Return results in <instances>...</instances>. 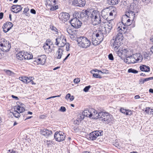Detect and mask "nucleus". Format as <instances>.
Wrapping results in <instances>:
<instances>
[{"label": "nucleus", "mask_w": 153, "mask_h": 153, "mask_svg": "<svg viewBox=\"0 0 153 153\" xmlns=\"http://www.w3.org/2000/svg\"><path fill=\"white\" fill-rule=\"evenodd\" d=\"M92 23L94 25H96L100 23H104V21H102V19L99 12L94 10L90 16Z\"/></svg>", "instance_id": "f257e3e1"}, {"label": "nucleus", "mask_w": 153, "mask_h": 153, "mask_svg": "<svg viewBox=\"0 0 153 153\" xmlns=\"http://www.w3.org/2000/svg\"><path fill=\"white\" fill-rule=\"evenodd\" d=\"M100 119H101L103 122L108 124L112 123L114 119L113 116L108 113L101 112H99Z\"/></svg>", "instance_id": "f03ea898"}, {"label": "nucleus", "mask_w": 153, "mask_h": 153, "mask_svg": "<svg viewBox=\"0 0 153 153\" xmlns=\"http://www.w3.org/2000/svg\"><path fill=\"white\" fill-rule=\"evenodd\" d=\"M138 10L137 6L134 3H132L130 6L128 10L126 12V14L130 19L133 20L135 17V13H137Z\"/></svg>", "instance_id": "7ed1b4c3"}, {"label": "nucleus", "mask_w": 153, "mask_h": 153, "mask_svg": "<svg viewBox=\"0 0 153 153\" xmlns=\"http://www.w3.org/2000/svg\"><path fill=\"white\" fill-rule=\"evenodd\" d=\"M77 42L79 46L82 48H87L91 45L90 40L84 36L78 38Z\"/></svg>", "instance_id": "20e7f679"}, {"label": "nucleus", "mask_w": 153, "mask_h": 153, "mask_svg": "<svg viewBox=\"0 0 153 153\" xmlns=\"http://www.w3.org/2000/svg\"><path fill=\"white\" fill-rule=\"evenodd\" d=\"M128 57L129 59V61H126V63L128 64L140 62L143 59L142 55L139 53H136Z\"/></svg>", "instance_id": "39448f33"}, {"label": "nucleus", "mask_w": 153, "mask_h": 153, "mask_svg": "<svg viewBox=\"0 0 153 153\" xmlns=\"http://www.w3.org/2000/svg\"><path fill=\"white\" fill-rule=\"evenodd\" d=\"M91 14V12L87 10H83L82 13L80 14L76 13L77 18L84 21H85L86 20H88Z\"/></svg>", "instance_id": "423d86ee"}, {"label": "nucleus", "mask_w": 153, "mask_h": 153, "mask_svg": "<svg viewBox=\"0 0 153 153\" xmlns=\"http://www.w3.org/2000/svg\"><path fill=\"white\" fill-rule=\"evenodd\" d=\"M107 24L108 27L105 26V25L102 26V30L105 32V33L108 34L112 29L113 26L114 25L113 20L112 19L108 21Z\"/></svg>", "instance_id": "0eeeda50"}, {"label": "nucleus", "mask_w": 153, "mask_h": 153, "mask_svg": "<svg viewBox=\"0 0 153 153\" xmlns=\"http://www.w3.org/2000/svg\"><path fill=\"white\" fill-rule=\"evenodd\" d=\"M129 50L128 49H123L121 51L119 50L118 52H117L116 53L117 54L118 56L120 57L121 58H123L126 57V59L125 60V62L126 61H129V59L128 57L129 56L128 55V53L129 52Z\"/></svg>", "instance_id": "6e6552de"}, {"label": "nucleus", "mask_w": 153, "mask_h": 153, "mask_svg": "<svg viewBox=\"0 0 153 153\" xmlns=\"http://www.w3.org/2000/svg\"><path fill=\"white\" fill-rule=\"evenodd\" d=\"M56 4V0H47L46 5L48 10L53 11L58 9V6H55Z\"/></svg>", "instance_id": "1a4fd4ad"}, {"label": "nucleus", "mask_w": 153, "mask_h": 153, "mask_svg": "<svg viewBox=\"0 0 153 153\" xmlns=\"http://www.w3.org/2000/svg\"><path fill=\"white\" fill-rule=\"evenodd\" d=\"M67 43L66 39L63 36H59L56 39L55 44L60 48H62Z\"/></svg>", "instance_id": "9d476101"}, {"label": "nucleus", "mask_w": 153, "mask_h": 153, "mask_svg": "<svg viewBox=\"0 0 153 153\" xmlns=\"http://www.w3.org/2000/svg\"><path fill=\"white\" fill-rule=\"evenodd\" d=\"M76 17L71 19L70 22L72 26L76 28H78L81 26L82 24L80 20L77 18V15H75Z\"/></svg>", "instance_id": "9b49d317"}, {"label": "nucleus", "mask_w": 153, "mask_h": 153, "mask_svg": "<svg viewBox=\"0 0 153 153\" xmlns=\"http://www.w3.org/2000/svg\"><path fill=\"white\" fill-rule=\"evenodd\" d=\"M65 135L61 131H56L54 135V137L56 141L61 142L63 141L65 138Z\"/></svg>", "instance_id": "f8f14e48"}, {"label": "nucleus", "mask_w": 153, "mask_h": 153, "mask_svg": "<svg viewBox=\"0 0 153 153\" xmlns=\"http://www.w3.org/2000/svg\"><path fill=\"white\" fill-rule=\"evenodd\" d=\"M103 135V131H95L89 134V138L90 140H95L99 136Z\"/></svg>", "instance_id": "ddd939ff"}, {"label": "nucleus", "mask_w": 153, "mask_h": 153, "mask_svg": "<svg viewBox=\"0 0 153 153\" xmlns=\"http://www.w3.org/2000/svg\"><path fill=\"white\" fill-rule=\"evenodd\" d=\"M46 56L45 55L39 56L36 60L34 61V62H36L38 65H44L46 59Z\"/></svg>", "instance_id": "4468645a"}, {"label": "nucleus", "mask_w": 153, "mask_h": 153, "mask_svg": "<svg viewBox=\"0 0 153 153\" xmlns=\"http://www.w3.org/2000/svg\"><path fill=\"white\" fill-rule=\"evenodd\" d=\"M70 15L68 13L66 12H62L59 16V19L62 22L65 23L69 18Z\"/></svg>", "instance_id": "2eb2a0df"}, {"label": "nucleus", "mask_w": 153, "mask_h": 153, "mask_svg": "<svg viewBox=\"0 0 153 153\" xmlns=\"http://www.w3.org/2000/svg\"><path fill=\"white\" fill-rule=\"evenodd\" d=\"M112 41H113V43L111 45V46L113 47V49L114 50L116 53L120 50L119 48L121 45V42L114 39H113L111 40V42Z\"/></svg>", "instance_id": "dca6fc26"}, {"label": "nucleus", "mask_w": 153, "mask_h": 153, "mask_svg": "<svg viewBox=\"0 0 153 153\" xmlns=\"http://www.w3.org/2000/svg\"><path fill=\"white\" fill-rule=\"evenodd\" d=\"M129 18L126 14L123 16L121 22L125 26H128L130 25L131 20Z\"/></svg>", "instance_id": "f3484780"}, {"label": "nucleus", "mask_w": 153, "mask_h": 153, "mask_svg": "<svg viewBox=\"0 0 153 153\" xmlns=\"http://www.w3.org/2000/svg\"><path fill=\"white\" fill-rule=\"evenodd\" d=\"M100 30L95 34V36L96 38L99 39V40H100V42H101L103 39V34H107L105 33V32L102 30V28H101L100 27Z\"/></svg>", "instance_id": "a211bd4d"}, {"label": "nucleus", "mask_w": 153, "mask_h": 153, "mask_svg": "<svg viewBox=\"0 0 153 153\" xmlns=\"http://www.w3.org/2000/svg\"><path fill=\"white\" fill-rule=\"evenodd\" d=\"M85 4V0H74L73 4L76 6L83 7Z\"/></svg>", "instance_id": "6ab92c4d"}, {"label": "nucleus", "mask_w": 153, "mask_h": 153, "mask_svg": "<svg viewBox=\"0 0 153 153\" xmlns=\"http://www.w3.org/2000/svg\"><path fill=\"white\" fill-rule=\"evenodd\" d=\"M117 29L119 32L117 35L115 39L121 42L122 41L123 38V36L122 34L123 30L122 28H120V26L118 27Z\"/></svg>", "instance_id": "aec40b11"}, {"label": "nucleus", "mask_w": 153, "mask_h": 153, "mask_svg": "<svg viewBox=\"0 0 153 153\" xmlns=\"http://www.w3.org/2000/svg\"><path fill=\"white\" fill-rule=\"evenodd\" d=\"M91 117L94 119H97L100 118L99 113H98L93 108H91Z\"/></svg>", "instance_id": "412c9836"}, {"label": "nucleus", "mask_w": 153, "mask_h": 153, "mask_svg": "<svg viewBox=\"0 0 153 153\" xmlns=\"http://www.w3.org/2000/svg\"><path fill=\"white\" fill-rule=\"evenodd\" d=\"M22 8L20 5H13L12 7V9L14 10H12L11 11L14 13H17L21 10Z\"/></svg>", "instance_id": "4be33fe9"}, {"label": "nucleus", "mask_w": 153, "mask_h": 153, "mask_svg": "<svg viewBox=\"0 0 153 153\" xmlns=\"http://www.w3.org/2000/svg\"><path fill=\"white\" fill-rule=\"evenodd\" d=\"M91 40L92 43L94 46H96L101 42L99 39L96 37L94 34L92 36Z\"/></svg>", "instance_id": "5701e85b"}, {"label": "nucleus", "mask_w": 153, "mask_h": 153, "mask_svg": "<svg viewBox=\"0 0 153 153\" xmlns=\"http://www.w3.org/2000/svg\"><path fill=\"white\" fill-rule=\"evenodd\" d=\"M64 50L62 48H59L56 52V55L57 59H60L63 55Z\"/></svg>", "instance_id": "b1692460"}, {"label": "nucleus", "mask_w": 153, "mask_h": 153, "mask_svg": "<svg viewBox=\"0 0 153 153\" xmlns=\"http://www.w3.org/2000/svg\"><path fill=\"white\" fill-rule=\"evenodd\" d=\"M8 45L11 46L10 43L8 41L5 40L4 39H0V46L6 47L8 46Z\"/></svg>", "instance_id": "393cba45"}, {"label": "nucleus", "mask_w": 153, "mask_h": 153, "mask_svg": "<svg viewBox=\"0 0 153 153\" xmlns=\"http://www.w3.org/2000/svg\"><path fill=\"white\" fill-rule=\"evenodd\" d=\"M41 133L43 135L45 136H48L51 134L52 133V132L51 130L44 129L43 130L41 131Z\"/></svg>", "instance_id": "a878e982"}, {"label": "nucleus", "mask_w": 153, "mask_h": 153, "mask_svg": "<svg viewBox=\"0 0 153 153\" xmlns=\"http://www.w3.org/2000/svg\"><path fill=\"white\" fill-rule=\"evenodd\" d=\"M140 68L141 71L149 72L150 71V68L148 66L144 65H142L140 67Z\"/></svg>", "instance_id": "bb28decb"}, {"label": "nucleus", "mask_w": 153, "mask_h": 153, "mask_svg": "<svg viewBox=\"0 0 153 153\" xmlns=\"http://www.w3.org/2000/svg\"><path fill=\"white\" fill-rule=\"evenodd\" d=\"M91 109H86L84 110L82 114L83 115L87 117L91 118Z\"/></svg>", "instance_id": "cd10ccee"}, {"label": "nucleus", "mask_w": 153, "mask_h": 153, "mask_svg": "<svg viewBox=\"0 0 153 153\" xmlns=\"http://www.w3.org/2000/svg\"><path fill=\"white\" fill-rule=\"evenodd\" d=\"M24 59H30L33 58V55L27 52H24L23 54Z\"/></svg>", "instance_id": "c85d7f7f"}, {"label": "nucleus", "mask_w": 153, "mask_h": 153, "mask_svg": "<svg viewBox=\"0 0 153 153\" xmlns=\"http://www.w3.org/2000/svg\"><path fill=\"white\" fill-rule=\"evenodd\" d=\"M24 52L22 51L19 52L16 54V58L19 60H22L24 59L23 54Z\"/></svg>", "instance_id": "c756f323"}, {"label": "nucleus", "mask_w": 153, "mask_h": 153, "mask_svg": "<svg viewBox=\"0 0 153 153\" xmlns=\"http://www.w3.org/2000/svg\"><path fill=\"white\" fill-rule=\"evenodd\" d=\"M50 39H48L47 40L46 42L44 44V45L43 46V48L46 51L47 50L50 49L51 48V46L50 45H49V44L48 43V42H50Z\"/></svg>", "instance_id": "7c9ffc66"}, {"label": "nucleus", "mask_w": 153, "mask_h": 153, "mask_svg": "<svg viewBox=\"0 0 153 153\" xmlns=\"http://www.w3.org/2000/svg\"><path fill=\"white\" fill-rule=\"evenodd\" d=\"M70 38L73 40H76L77 41V35L75 32H74L72 33L70 35Z\"/></svg>", "instance_id": "2f4dec72"}, {"label": "nucleus", "mask_w": 153, "mask_h": 153, "mask_svg": "<svg viewBox=\"0 0 153 153\" xmlns=\"http://www.w3.org/2000/svg\"><path fill=\"white\" fill-rule=\"evenodd\" d=\"M102 21H105V20H104L103 21V19H105L106 20H107V19H108V17H109V16L108 14V13H105L104 12V13H102ZM104 24V23H103Z\"/></svg>", "instance_id": "473e14b6"}, {"label": "nucleus", "mask_w": 153, "mask_h": 153, "mask_svg": "<svg viewBox=\"0 0 153 153\" xmlns=\"http://www.w3.org/2000/svg\"><path fill=\"white\" fill-rule=\"evenodd\" d=\"M145 112L149 114H153V109L151 108L150 107H148L146 108Z\"/></svg>", "instance_id": "72a5a7b5"}, {"label": "nucleus", "mask_w": 153, "mask_h": 153, "mask_svg": "<svg viewBox=\"0 0 153 153\" xmlns=\"http://www.w3.org/2000/svg\"><path fill=\"white\" fill-rule=\"evenodd\" d=\"M12 27H7L6 25H3L2 27L3 31L4 33H7L11 28Z\"/></svg>", "instance_id": "f704fd0d"}, {"label": "nucleus", "mask_w": 153, "mask_h": 153, "mask_svg": "<svg viewBox=\"0 0 153 153\" xmlns=\"http://www.w3.org/2000/svg\"><path fill=\"white\" fill-rule=\"evenodd\" d=\"M108 3L109 4L112 5H115L117 4L120 0H108Z\"/></svg>", "instance_id": "c9c22d12"}, {"label": "nucleus", "mask_w": 153, "mask_h": 153, "mask_svg": "<svg viewBox=\"0 0 153 153\" xmlns=\"http://www.w3.org/2000/svg\"><path fill=\"white\" fill-rule=\"evenodd\" d=\"M113 144L117 148L120 149L121 147V146L119 145V140H115L114 142H113Z\"/></svg>", "instance_id": "e433bc0d"}, {"label": "nucleus", "mask_w": 153, "mask_h": 153, "mask_svg": "<svg viewBox=\"0 0 153 153\" xmlns=\"http://www.w3.org/2000/svg\"><path fill=\"white\" fill-rule=\"evenodd\" d=\"M13 115L16 118H18L20 116V113L16 111H14L13 112H12Z\"/></svg>", "instance_id": "4c0bfd02"}, {"label": "nucleus", "mask_w": 153, "mask_h": 153, "mask_svg": "<svg viewBox=\"0 0 153 153\" xmlns=\"http://www.w3.org/2000/svg\"><path fill=\"white\" fill-rule=\"evenodd\" d=\"M2 47L1 50L4 52H7L10 50L11 48V46L8 45V47H6V46H1Z\"/></svg>", "instance_id": "58836bf2"}, {"label": "nucleus", "mask_w": 153, "mask_h": 153, "mask_svg": "<svg viewBox=\"0 0 153 153\" xmlns=\"http://www.w3.org/2000/svg\"><path fill=\"white\" fill-rule=\"evenodd\" d=\"M17 110H18L19 112L20 113H22L25 110V109L23 107H21L19 106H17L16 107Z\"/></svg>", "instance_id": "ea45409f"}, {"label": "nucleus", "mask_w": 153, "mask_h": 153, "mask_svg": "<svg viewBox=\"0 0 153 153\" xmlns=\"http://www.w3.org/2000/svg\"><path fill=\"white\" fill-rule=\"evenodd\" d=\"M128 73H131L134 74H137L138 72V71L137 70L131 68L128 69Z\"/></svg>", "instance_id": "a19ab883"}, {"label": "nucleus", "mask_w": 153, "mask_h": 153, "mask_svg": "<svg viewBox=\"0 0 153 153\" xmlns=\"http://www.w3.org/2000/svg\"><path fill=\"white\" fill-rule=\"evenodd\" d=\"M66 31L68 33V35H70L74 31H72V29H71L70 27L67 28H66Z\"/></svg>", "instance_id": "79ce46f5"}, {"label": "nucleus", "mask_w": 153, "mask_h": 153, "mask_svg": "<svg viewBox=\"0 0 153 153\" xmlns=\"http://www.w3.org/2000/svg\"><path fill=\"white\" fill-rule=\"evenodd\" d=\"M110 11L113 13L114 15L116 16L117 14V9L115 7H113L111 9Z\"/></svg>", "instance_id": "37998d69"}, {"label": "nucleus", "mask_w": 153, "mask_h": 153, "mask_svg": "<svg viewBox=\"0 0 153 153\" xmlns=\"http://www.w3.org/2000/svg\"><path fill=\"white\" fill-rule=\"evenodd\" d=\"M27 79H26V81H25V82H26V83H29L31 82L33 78V77H27Z\"/></svg>", "instance_id": "c03bdc74"}, {"label": "nucleus", "mask_w": 153, "mask_h": 153, "mask_svg": "<svg viewBox=\"0 0 153 153\" xmlns=\"http://www.w3.org/2000/svg\"><path fill=\"white\" fill-rule=\"evenodd\" d=\"M26 79H27V77L26 76L20 77H19V80L25 83H26L25 81H26Z\"/></svg>", "instance_id": "a18cd8bd"}, {"label": "nucleus", "mask_w": 153, "mask_h": 153, "mask_svg": "<svg viewBox=\"0 0 153 153\" xmlns=\"http://www.w3.org/2000/svg\"><path fill=\"white\" fill-rule=\"evenodd\" d=\"M7 74L9 75H11L14 74V73L10 70H5Z\"/></svg>", "instance_id": "49530a36"}, {"label": "nucleus", "mask_w": 153, "mask_h": 153, "mask_svg": "<svg viewBox=\"0 0 153 153\" xmlns=\"http://www.w3.org/2000/svg\"><path fill=\"white\" fill-rule=\"evenodd\" d=\"M93 76L95 78L101 79L102 78V76H100L99 74L93 73Z\"/></svg>", "instance_id": "de8ad7c7"}, {"label": "nucleus", "mask_w": 153, "mask_h": 153, "mask_svg": "<svg viewBox=\"0 0 153 153\" xmlns=\"http://www.w3.org/2000/svg\"><path fill=\"white\" fill-rule=\"evenodd\" d=\"M91 86L90 85H88L86 86L83 89V91L85 92H88L89 90V89L91 88Z\"/></svg>", "instance_id": "09e8293b"}, {"label": "nucleus", "mask_w": 153, "mask_h": 153, "mask_svg": "<svg viewBox=\"0 0 153 153\" xmlns=\"http://www.w3.org/2000/svg\"><path fill=\"white\" fill-rule=\"evenodd\" d=\"M6 25L7 26V27H13V24L12 22H6L5 24H4V25Z\"/></svg>", "instance_id": "8fccbe9b"}, {"label": "nucleus", "mask_w": 153, "mask_h": 153, "mask_svg": "<svg viewBox=\"0 0 153 153\" xmlns=\"http://www.w3.org/2000/svg\"><path fill=\"white\" fill-rule=\"evenodd\" d=\"M66 46V50L67 51H69L70 48V45L68 43H67L65 45Z\"/></svg>", "instance_id": "3c124183"}, {"label": "nucleus", "mask_w": 153, "mask_h": 153, "mask_svg": "<svg viewBox=\"0 0 153 153\" xmlns=\"http://www.w3.org/2000/svg\"><path fill=\"white\" fill-rule=\"evenodd\" d=\"M74 81L75 83L77 84L80 81V79L79 78H76L74 79Z\"/></svg>", "instance_id": "603ef678"}, {"label": "nucleus", "mask_w": 153, "mask_h": 153, "mask_svg": "<svg viewBox=\"0 0 153 153\" xmlns=\"http://www.w3.org/2000/svg\"><path fill=\"white\" fill-rule=\"evenodd\" d=\"M108 14L109 16V17H110V18H111V17H113L114 16V17L116 16L114 15L113 13H111V12L110 11L108 13Z\"/></svg>", "instance_id": "864d4df0"}, {"label": "nucleus", "mask_w": 153, "mask_h": 153, "mask_svg": "<svg viewBox=\"0 0 153 153\" xmlns=\"http://www.w3.org/2000/svg\"><path fill=\"white\" fill-rule=\"evenodd\" d=\"M108 57L109 59L110 60H114V57L113 55L111 53L109 54Z\"/></svg>", "instance_id": "5fc2aeb1"}, {"label": "nucleus", "mask_w": 153, "mask_h": 153, "mask_svg": "<svg viewBox=\"0 0 153 153\" xmlns=\"http://www.w3.org/2000/svg\"><path fill=\"white\" fill-rule=\"evenodd\" d=\"M59 110L62 112H65L66 111V109L65 108L64 106H61L60 107V108Z\"/></svg>", "instance_id": "6e6d98bb"}, {"label": "nucleus", "mask_w": 153, "mask_h": 153, "mask_svg": "<svg viewBox=\"0 0 153 153\" xmlns=\"http://www.w3.org/2000/svg\"><path fill=\"white\" fill-rule=\"evenodd\" d=\"M50 27L52 30L56 32V33L58 32L57 31V30L55 27L53 26H52Z\"/></svg>", "instance_id": "4d7b16f0"}, {"label": "nucleus", "mask_w": 153, "mask_h": 153, "mask_svg": "<svg viewBox=\"0 0 153 153\" xmlns=\"http://www.w3.org/2000/svg\"><path fill=\"white\" fill-rule=\"evenodd\" d=\"M127 110L124 109L123 108H121L120 109V111L121 112L125 114H126V112H127Z\"/></svg>", "instance_id": "13d9d810"}, {"label": "nucleus", "mask_w": 153, "mask_h": 153, "mask_svg": "<svg viewBox=\"0 0 153 153\" xmlns=\"http://www.w3.org/2000/svg\"><path fill=\"white\" fill-rule=\"evenodd\" d=\"M108 70H106L105 71H104L103 70V71H101L99 70L98 73H100L101 74H104L105 73H108Z\"/></svg>", "instance_id": "bf43d9fd"}, {"label": "nucleus", "mask_w": 153, "mask_h": 153, "mask_svg": "<svg viewBox=\"0 0 153 153\" xmlns=\"http://www.w3.org/2000/svg\"><path fill=\"white\" fill-rule=\"evenodd\" d=\"M132 114V112L131 111H127L126 114L127 115H131Z\"/></svg>", "instance_id": "052dcab7"}, {"label": "nucleus", "mask_w": 153, "mask_h": 153, "mask_svg": "<svg viewBox=\"0 0 153 153\" xmlns=\"http://www.w3.org/2000/svg\"><path fill=\"white\" fill-rule=\"evenodd\" d=\"M30 12L31 13L34 14H36V11L35 10L33 9H32L30 10Z\"/></svg>", "instance_id": "680f3d73"}, {"label": "nucleus", "mask_w": 153, "mask_h": 153, "mask_svg": "<svg viewBox=\"0 0 153 153\" xmlns=\"http://www.w3.org/2000/svg\"><path fill=\"white\" fill-rule=\"evenodd\" d=\"M29 10V9L28 7H26L25 8L23 12V13H25L28 12Z\"/></svg>", "instance_id": "e2e57ef3"}, {"label": "nucleus", "mask_w": 153, "mask_h": 153, "mask_svg": "<svg viewBox=\"0 0 153 153\" xmlns=\"http://www.w3.org/2000/svg\"><path fill=\"white\" fill-rule=\"evenodd\" d=\"M98 71H99V70H98L97 69H94L91 70L90 71V73L91 74H93V72H98Z\"/></svg>", "instance_id": "0e129e2a"}, {"label": "nucleus", "mask_w": 153, "mask_h": 153, "mask_svg": "<svg viewBox=\"0 0 153 153\" xmlns=\"http://www.w3.org/2000/svg\"><path fill=\"white\" fill-rule=\"evenodd\" d=\"M144 82L143 79H140L139 81V84H143Z\"/></svg>", "instance_id": "69168bd1"}, {"label": "nucleus", "mask_w": 153, "mask_h": 153, "mask_svg": "<svg viewBox=\"0 0 153 153\" xmlns=\"http://www.w3.org/2000/svg\"><path fill=\"white\" fill-rule=\"evenodd\" d=\"M12 97L14 99H15L16 100H19V98L17 97L16 96L14 95H12Z\"/></svg>", "instance_id": "338daca9"}, {"label": "nucleus", "mask_w": 153, "mask_h": 153, "mask_svg": "<svg viewBox=\"0 0 153 153\" xmlns=\"http://www.w3.org/2000/svg\"><path fill=\"white\" fill-rule=\"evenodd\" d=\"M16 152L13 150H9L8 151L7 153H16Z\"/></svg>", "instance_id": "774afa93"}]
</instances>
